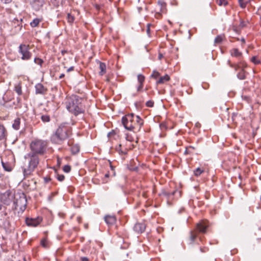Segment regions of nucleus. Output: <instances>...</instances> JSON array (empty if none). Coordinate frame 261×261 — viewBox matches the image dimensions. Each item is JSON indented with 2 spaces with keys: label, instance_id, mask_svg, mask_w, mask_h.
<instances>
[{
  "label": "nucleus",
  "instance_id": "nucleus-58",
  "mask_svg": "<svg viewBox=\"0 0 261 261\" xmlns=\"http://www.w3.org/2000/svg\"><path fill=\"white\" fill-rule=\"evenodd\" d=\"M64 76H65L64 74L62 73V74H61L60 75V76H59V79H62L63 77H64Z\"/></svg>",
  "mask_w": 261,
  "mask_h": 261
},
{
  "label": "nucleus",
  "instance_id": "nucleus-8",
  "mask_svg": "<svg viewBox=\"0 0 261 261\" xmlns=\"http://www.w3.org/2000/svg\"><path fill=\"white\" fill-rule=\"evenodd\" d=\"M204 238V237L200 236L198 232L193 229L189 232V236L187 238V241L189 245H193L197 240L202 242Z\"/></svg>",
  "mask_w": 261,
  "mask_h": 261
},
{
  "label": "nucleus",
  "instance_id": "nucleus-38",
  "mask_svg": "<svg viewBox=\"0 0 261 261\" xmlns=\"http://www.w3.org/2000/svg\"><path fill=\"white\" fill-rule=\"evenodd\" d=\"M160 75V73L156 71H153L152 74L151 75V76L155 79H156L158 78Z\"/></svg>",
  "mask_w": 261,
  "mask_h": 261
},
{
  "label": "nucleus",
  "instance_id": "nucleus-64",
  "mask_svg": "<svg viewBox=\"0 0 261 261\" xmlns=\"http://www.w3.org/2000/svg\"><path fill=\"white\" fill-rule=\"evenodd\" d=\"M260 201H261V195H260Z\"/></svg>",
  "mask_w": 261,
  "mask_h": 261
},
{
  "label": "nucleus",
  "instance_id": "nucleus-21",
  "mask_svg": "<svg viewBox=\"0 0 261 261\" xmlns=\"http://www.w3.org/2000/svg\"><path fill=\"white\" fill-rule=\"evenodd\" d=\"M237 76L240 80H245L246 77V71L245 70V68H242L237 73Z\"/></svg>",
  "mask_w": 261,
  "mask_h": 261
},
{
  "label": "nucleus",
  "instance_id": "nucleus-46",
  "mask_svg": "<svg viewBox=\"0 0 261 261\" xmlns=\"http://www.w3.org/2000/svg\"><path fill=\"white\" fill-rule=\"evenodd\" d=\"M242 97L243 99L246 100L247 102L249 103L251 102V99L250 97L247 96H243Z\"/></svg>",
  "mask_w": 261,
  "mask_h": 261
},
{
  "label": "nucleus",
  "instance_id": "nucleus-1",
  "mask_svg": "<svg viewBox=\"0 0 261 261\" xmlns=\"http://www.w3.org/2000/svg\"><path fill=\"white\" fill-rule=\"evenodd\" d=\"M82 101V99L77 95L68 96L65 100L66 108L75 116L83 114L85 112V108Z\"/></svg>",
  "mask_w": 261,
  "mask_h": 261
},
{
  "label": "nucleus",
  "instance_id": "nucleus-51",
  "mask_svg": "<svg viewBox=\"0 0 261 261\" xmlns=\"http://www.w3.org/2000/svg\"><path fill=\"white\" fill-rule=\"evenodd\" d=\"M240 40L242 42V46H243L246 43L245 39L244 38H242Z\"/></svg>",
  "mask_w": 261,
  "mask_h": 261
},
{
  "label": "nucleus",
  "instance_id": "nucleus-63",
  "mask_svg": "<svg viewBox=\"0 0 261 261\" xmlns=\"http://www.w3.org/2000/svg\"><path fill=\"white\" fill-rule=\"evenodd\" d=\"M163 125H164V124L162 123V124H160V126H163Z\"/></svg>",
  "mask_w": 261,
  "mask_h": 261
},
{
  "label": "nucleus",
  "instance_id": "nucleus-14",
  "mask_svg": "<svg viewBox=\"0 0 261 261\" xmlns=\"http://www.w3.org/2000/svg\"><path fill=\"white\" fill-rule=\"evenodd\" d=\"M229 53L231 57L238 58L239 61L241 59L244 60L242 53L240 51L238 48L231 49L229 50Z\"/></svg>",
  "mask_w": 261,
  "mask_h": 261
},
{
  "label": "nucleus",
  "instance_id": "nucleus-10",
  "mask_svg": "<svg viewBox=\"0 0 261 261\" xmlns=\"http://www.w3.org/2000/svg\"><path fill=\"white\" fill-rule=\"evenodd\" d=\"M227 63L229 67L233 68L236 71L239 69L241 70L242 68H246L247 67V63L242 59L238 61L236 63H232L230 60H228Z\"/></svg>",
  "mask_w": 261,
  "mask_h": 261
},
{
  "label": "nucleus",
  "instance_id": "nucleus-54",
  "mask_svg": "<svg viewBox=\"0 0 261 261\" xmlns=\"http://www.w3.org/2000/svg\"><path fill=\"white\" fill-rule=\"evenodd\" d=\"M50 180V179L49 178L46 177L44 178V180L45 183L48 182Z\"/></svg>",
  "mask_w": 261,
  "mask_h": 261
},
{
  "label": "nucleus",
  "instance_id": "nucleus-2",
  "mask_svg": "<svg viewBox=\"0 0 261 261\" xmlns=\"http://www.w3.org/2000/svg\"><path fill=\"white\" fill-rule=\"evenodd\" d=\"M69 134V128L65 125H61L57 129L56 134L52 136L51 141L56 144H60L63 140L68 138Z\"/></svg>",
  "mask_w": 261,
  "mask_h": 261
},
{
  "label": "nucleus",
  "instance_id": "nucleus-59",
  "mask_svg": "<svg viewBox=\"0 0 261 261\" xmlns=\"http://www.w3.org/2000/svg\"><path fill=\"white\" fill-rule=\"evenodd\" d=\"M2 209V205L0 204V211Z\"/></svg>",
  "mask_w": 261,
  "mask_h": 261
},
{
  "label": "nucleus",
  "instance_id": "nucleus-53",
  "mask_svg": "<svg viewBox=\"0 0 261 261\" xmlns=\"http://www.w3.org/2000/svg\"><path fill=\"white\" fill-rule=\"evenodd\" d=\"M81 259L82 261H89V258L86 257H82Z\"/></svg>",
  "mask_w": 261,
  "mask_h": 261
},
{
  "label": "nucleus",
  "instance_id": "nucleus-42",
  "mask_svg": "<svg viewBox=\"0 0 261 261\" xmlns=\"http://www.w3.org/2000/svg\"><path fill=\"white\" fill-rule=\"evenodd\" d=\"M135 105L137 109H141L143 107V101L135 102Z\"/></svg>",
  "mask_w": 261,
  "mask_h": 261
},
{
  "label": "nucleus",
  "instance_id": "nucleus-34",
  "mask_svg": "<svg viewBox=\"0 0 261 261\" xmlns=\"http://www.w3.org/2000/svg\"><path fill=\"white\" fill-rule=\"evenodd\" d=\"M15 91L19 95H20L22 94L21 88L19 84L15 86Z\"/></svg>",
  "mask_w": 261,
  "mask_h": 261
},
{
  "label": "nucleus",
  "instance_id": "nucleus-40",
  "mask_svg": "<svg viewBox=\"0 0 261 261\" xmlns=\"http://www.w3.org/2000/svg\"><path fill=\"white\" fill-rule=\"evenodd\" d=\"M74 18L70 14L68 13L67 15V20L68 22L71 23L74 21Z\"/></svg>",
  "mask_w": 261,
  "mask_h": 261
},
{
  "label": "nucleus",
  "instance_id": "nucleus-28",
  "mask_svg": "<svg viewBox=\"0 0 261 261\" xmlns=\"http://www.w3.org/2000/svg\"><path fill=\"white\" fill-rule=\"evenodd\" d=\"M5 137V129L3 125H0V140L4 139Z\"/></svg>",
  "mask_w": 261,
  "mask_h": 261
},
{
  "label": "nucleus",
  "instance_id": "nucleus-57",
  "mask_svg": "<svg viewBox=\"0 0 261 261\" xmlns=\"http://www.w3.org/2000/svg\"><path fill=\"white\" fill-rule=\"evenodd\" d=\"M126 139L128 141H130V138L128 134L126 135Z\"/></svg>",
  "mask_w": 261,
  "mask_h": 261
},
{
  "label": "nucleus",
  "instance_id": "nucleus-45",
  "mask_svg": "<svg viewBox=\"0 0 261 261\" xmlns=\"http://www.w3.org/2000/svg\"><path fill=\"white\" fill-rule=\"evenodd\" d=\"M57 178L59 181H62L64 180V179L65 178V176L63 175L57 174Z\"/></svg>",
  "mask_w": 261,
  "mask_h": 261
},
{
  "label": "nucleus",
  "instance_id": "nucleus-22",
  "mask_svg": "<svg viewBox=\"0 0 261 261\" xmlns=\"http://www.w3.org/2000/svg\"><path fill=\"white\" fill-rule=\"evenodd\" d=\"M225 36L224 34H221L216 37L214 40V43L216 44H220L225 38Z\"/></svg>",
  "mask_w": 261,
  "mask_h": 261
},
{
  "label": "nucleus",
  "instance_id": "nucleus-43",
  "mask_svg": "<svg viewBox=\"0 0 261 261\" xmlns=\"http://www.w3.org/2000/svg\"><path fill=\"white\" fill-rule=\"evenodd\" d=\"M63 170L66 173H68L71 170V167L69 165H65L63 167Z\"/></svg>",
  "mask_w": 261,
  "mask_h": 261
},
{
  "label": "nucleus",
  "instance_id": "nucleus-41",
  "mask_svg": "<svg viewBox=\"0 0 261 261\" xmlns=\"http://www.w3.org/2000/svg\"><path fill=\"white\" fill-rule=\"evenodd\" d=\"M42 120L44 122H49L50 120V118L48 115H42L41 116Z\"/></svg>",
  "mask_w": 261,
  "mask_h": 261
},
{
  "label": "nucleus",
  "instance_id": "nucleus-16",
  "mask_svg": "<svg viewBox=\"0 0 261 261\" xmlns=\"http://www.w3.org/2000/svg\"><path fill=\"white\" fill-rule=\"evenodd\" d=\"M176 193H178V197H181V191H178L177 190H175L172 192H169L166 191H163L161 193L160 195L164 196L166 197L167 198L169 199L170 196L174 195Z\"/></svg>",
  "mask_w": 261,
  "mask_h": 261
},
{
  "label": "nucleus",
  "instance_id": "nucleus-19",
  "mask_svg": "<svg viewBox=\"0 0 261 261\" xmlns=\"http://www.w3.org/2000/svg\"><path fill=\"white\" fill-rule=\"evenodd\" d=\"M106 223L109 225L114 224L116 222V218L112 216H107L105 217Z\"/></svg>",
  "mask_w": 261,
  "mask_h": 261
},
{
  "label": "nucleus",
  "instance_id": "nucleus-7",
  "mask_svg": "<svg viewBox=\"0 0 261 261\" xmlns=\"http://www.w3.org/2000/svg\"><path fill=\"white\" fill-rule=\"evenodd\" d=\"M132 131L134 132H138L140 130L142 125L143 124V120L139 116H135L132 113Z\"/></svg>",
  "mask_w": 261,
  "mask_h": 261
},
{
  "label": "nucleus",
  "instance_id": "nucleus-33",
  "mask_svg": "<svg viewBox=\"0 0 261 261\" xmlns=\"http://www.w3.org/2000/svg\"><path fill=\"white\" fill-rule=\"evenodd\" d=\"M71 152L73 154H76L79 152L80 150V148L77 145L73 146L71 148Z\"/></svg>",
  "mask_w": 261,
  "mask_h": 261
},
{
  "label": "nucleus",
  "instance_id": "nucleus-44",
  "mask_svg": "<svg viewBox=\"0 0 261 261\" xmlns=\"http://www.w3.org/2000/svg\"><path fill=\"white\" fill-rule=\"evenodd\" d=\"M200 250L202 253H205L208 251V248L206 246L200 247Z\"/></svg>",
  "mask_w": 261,
  "mask_h": 261
},
{
  "label": "nucleus",
  "instance_id": "nucleus-17",
  "mask_svg": "<svg viewBox=\"0 0 261 261\" xmlns=\"http://www.w3.org/2000/svg\"><path fill=\"white\" fill-rule=\"evenodd\" d=\"M35 89L37 94H43L46 91V89L41 84H37L35 86Z\"/></svg>",
  "mask_w": 261,
  "mask_h": 261
},
{
  "label": "nucleus",
  "instance_id": "nucleus-56",
  "mask_svg": "<svg viewBox=\"0 0 261 261\" xmlns=\"http://www.w3.org/2000/svg\"><path fill=\"white\" fill-rule=\"evenodd\" d=\"M74 69V67L73 66H71L70 67V68H69L67 71V72H69V71H73Z\"/></svg>",
  "mask_w": 261,
  "mask_h": 261
},
{
  "label": "nucleus",
  "instance_id": "nucleus-62",
  "mask_svg": "<svg viewBox=\"0 0 261 261\" xmlns=\"http://www.w3.org/2000/svg\"><path fill=\"white\" fill-rule=\"evenodd\" d=\"M165 60H166V62H168V60H167V59L166 57L165 58Z\"/></svg>",
  "mask_w": 261,
  "mask_h": 261
},
{
  "label": "nucleus",
  "instance_id": "nucleus-48",
  "mask_svg": "<svg viewBox=\"0 0 261 261\" xmlns=\"http://www.w3.org/2000/svg\"><path fill=\"white\" fill-rule=\"evenodd\" d=\"M41 243L42 246H43L44 247H47L46 240H42Z\"/></svg>",
  "mask_w": 261,
  "mask_h": 261
},
{
  "label": "nucleus",
  "instance_id": "nucleus-35",
  "mask_svg": "<svg viewBox=\"0 0 261 261\" xmlns=\"http://www.w3.org/2000/svg\"><path fill=\"white\" fill-rule=\"evenodd\" d=\"M2 165L4 168V169L7 171H11L12 170L11 167L7 163H5L3 162H2Z\"/></svg>",
  "mask_w": 261,
  "mask_h": 261
},
{
  "label": "nucleus",
  "instance_id": "nucleus-36",
  "mask_svg": "<svg viewBox=\"0 0 261 261\" xmlns=\"http://www.w3.org/2000/svg\"><path fill=\"white\" fill-rule=\"evenodd\" d=\"M34 62L36 64L39 65L40 66H41L42 63H43V61L39 58H35L34 59Z\"/></svg>",
  "mask_w": 261,
  "mask_h": 261
},
{
  "label": "nucleus",
  "instance_id": "nucleus-26",
  "mask_svg": "<svg viewBox=\"0 0 261 261\" xmlns=\"http://www.w3.org/2000/svg\"><path fill=\"white\" fill-rule=\"evenodd\" d=\"M204 172V170L203 168H197L194 170V174L195 176H199L201 174Z\"/></svg>",
  "mask_w": 261,
  "mask_h": 261
},
{
  "label": "nucleus",
  "instance_id": "nucleus-5",
  "mask_svg": "<svg viewBox=\"0 0 261 261\" xmlns=\"http://www.w3.org/2000/svg\"><path fill=\"white\" fill-rule=\"evenodd\" d=\"M31 47L29 45L21 44L18 47V53L21 56V59L28 61L31 59L32 54L30 51Z\"/></svg>",
  "mask_w": 261,
  "mask_h": 261
},
{
  "label": "nucleus",
  "instance_id": "nucleus-24",
  "mask_svg": "<svg viewBox=\"0 0 261 261\" xmlns=\"http://www.w3.org/2000/svg\"><path fill=\"white\" fill-rule=\"evenodd\" d=\"M158 3L161 7V12L162 13L166 12V3L163 1H159Z\"/></svg>",
  "mask_w": 261,
  "mask_h": 261
},
{
  "label": "nucleus",
  "instance_id": "nucleus-61",
  "mask_svg": "<svg viewBox=\"0 0 261 261\" xmlns=\"http://www.w3.org/2000/svg\"><path fill=\"white\" fill-rule=\"evenodd\" d=\"M236 39H237V41H239L240 40V39L238 38H237Z\"/></svg>",
  "mask_w": 261,
  "mask_h": 261
},
{
  "label": "nucleus",
  "instance_id": "nucleus-13",
  "mask_svg": "<svg viewBox=\"0 0 261 261\" xmlns=\"http://www.w3.org/2000/svg\"><path fill=\"white\" fill-rule=\"evenodd\" d=\"M146 228V225L144 222H138L135 224L133 227L135 232L138 234L143 232Z\"/></svg>",
  "mask_w": 261,
  "mask_h": 261
},
{
  "label": "nucleus",
  "instance_id": "nucleus-32",
  "mask_svg": "<svg viewBox=\"0 0 261 261\" xmlns=\"http://www.w3.org/2000/svg\"><path fill=\"white\" fill-rule=\"evenodd\" d=\"M247 23H248V21H244L243 20L241 19L239 27L240 29H242L246 27L247 25Z\"/></svg>",
  "mask_w": 261,
  "mask_h": 261
},
{
  "label": "nucleus",
  "instance_id": "nucleus-6",
  "mask_svg": "<svg viewBox=\"0 0 261 261\" xmlns=\"http://www.w3.org/2000/svg\"><path fill=\"white\" fill-rule=\"evenodd\" d=\"M14 193L10 190L0 193V201L6 205H10L14 201Z\"/></svg>",
  "mask_w": 261,
  "mask_h": 261
},
{
  "label": "nucleus",
  "instance_id": "nucleus-23",
  "mask_svg": "<svg viewBox=\"0 0 261 261\" xmlns=\"http://www.w3.org/2000/svg\"><path fill=\"white\" fill-rule=\"evenodd\" d=\"M20 124V119L19 118L15 119L12 125V127L16 130H18L19 128Z\"/></svg>",
  "mask_w": 261,
  "mask_h": 261
},
{
  "label": "nucleus",
  "instance_id": "nucleus-27",
  "mask_svg": "<svg viewBox=\"0 0 261 261\" xmlns=\"http://www.w3.org/2000/svg\"><path fill=\"white\" fill-rule=\"evenodd\" d=\"M195 149V147L192 146H189L186 147V149L185 151V154H191L193 153V151Z\"/></svg>",
  "mask_w": 261,
  "mask_h": 261
},
{
  "label": "nucleus",
  "instance_id": "nucleus-52",
  "mask_svg": "<svg viewBox=\"0 0 261 261\" xmlns=\"http://www.w3.org/2000/svg\"><path fill=\"white\" fill-rule=\"evenodd\" d=\"M163 58V55L162 53H159V56H158V59L159 60H161Z\"/></svg>",
  "mask_w": 261,
  "mask_h": 261
},
{
  "label": "nucleus",
  "instance_id": "nucleus-60",
  "mask_svg": "<svg viewBox=\"0 0 261 261\" xmlns=\"http://www.w3.org/2000/svg\"><path fill=\"white\" fill-rule=\"evenodd\" d=\"M112 134V133H109L108 134V137H109Z\"/></svg>",
  "mask_w": 261,
  "mask_h": 261
},
{
  "label": "nucleus",
  "instance_id": "nucleus-37",
  "mask_svg": "<svg viewBox=\"0 0 261 261\" xmlns=\"http://www.w3.org/2000/svg\"><path fill=\"white\" fill-rule=\"evenodd\" d=\"M240 6L242 8H245L246 7L247 2H245L244 0H238Z\"/></svg>",
  "mask_w": 261,
  "mask_h": 261
},
{
  "label": "nucleus",
  "instance_id": "nucleus-49",
  "mask_svg": "<svg viewBox=\"0 0 261 261\" xmlns=\"http://www.w3.org/2000/svg\"><path fill=\"white\" fill-rule=\"evenodd\" d=\"M256 14L259 16L260 19H261V7H260L258 9V10L256 12Z\"/></svg>",
  "mask_w": 261,
  "mask_h": 261
},
{
  "label": "nucleus",
  "instance_id": "nucleus-31",
  "mask_svg": "<svg viewBox=\"0 0 261 261\" xmlns=\"http://www.w3.org/2000/svg\"><path fill=\"white\" fill-rule=\"evenodd\" d=\"M251 61L255 65H258L260 63V60L256 56L252 57L251 59Z\"/></svg>",
  "mask_w": 261,
  "mask_h": 261
},
{
  "label": "nucleus",
  "instance_id": "nucleus-9",
  "mask_svg": "<svg viewBox=\"0 0 261 261\" xmlns=\"http://www.w3.org/2000/svg\"><path fill=\"white\" fill-rule=\"evenodd\" d=\"M210 226V223L207 220H202L197 223L194 229L199 234H204L207 232V229Z\"/></svg>",
  "mask_w": 261,
  "mask_h": 261
},
{
  "label": "nucleus",
  "instance_id": "nucleus-3",
  "mask_svg": "<svg viewBox=\"0 0 261 261\" xmlns=\"http://www.w3.org/2000/svg\"><path fill=\"white\" fill-rule=\"evenodd\" d=\"M25 159H29L28 166L23 169L24 176L30 175L37 167L39 163V156L35 154L28 153L25 156Z\"/></svg>",
  "mask_w": 261,
  "mask_h": 261
},
{
  "label": "nucleus",
  "instance_id": "nucleus-15",
  "mask_svg": "<svg viewBox=\"0 0 261 261\" xmlns=\"http://www.w3.org/2000/svg\"><path fill=\"white\" fill-rule=\"evenodd\" d=\"M134 155L136 156V160L137 161V163L134 162V165L132 164V172H136L137 173H142V170L143 169V167L140 165V162L137 158V154H134Z\"/></svg>",
  "mask_w": 261,
  "mask_h": 261
},
{
  "label": "nucleus",
  "instance_id": "nucleus-25",
  "mask_svg": "<svg viewBox=\"0 0 261 261\" xmlns=\"http://www.w3.org/2000/svg\"><path fill=\"white\" fill-rule=\"evenodd\" d=\"M99 69L100 70L99 74L101 75H103L106 72V65L105 63L100 62Z\"/></svg>",
  "mask_w": 261,
  "mask_h": 261
},
{
  "label": "nucleus",
  "instance_id": "nucleus-18",
  "mask_svg": "<svg viewBox=\"0 0 261 261\" xmlns=\"http://www.w3.org/2000/svg\"><path fill=\"white\" fill-rule=\"evenodd\" d=\"M129 115H125L122 118V123L125 128L127 130H130V125H128L129 121L127 119V117H129Z\"/></svg>",
  "mask_w": 261,
  "mask_h": 261
},
{
  "label": "nucleus",
  "instance_id": "nucleus-50",
  "mask_svg": "<svg viewBox=\"0 0 261 261\" xmlns=\"http://www.w3.org/2000/svg\"><path fill=\"white\" fill-rule=\"evenodd\" d=\"M233 30L238 34L240 33V30H239L237 27H233Z\"/></svg>",
  "mask_w": 261,
  "mask_h": 261
},
{
  "label": "nucleus",
  "instance_id": "nucleus-29",
  "mask_svg": "<svg viewBox=\"0 0 261 261\" xmlns=\"http://www.w3.org/2000/svg\"><path fill=\"white\" fill-rule=\"evenodd\" d=\"M216 2L219 6H226L228 5V2L226 0H216Z\"/></svg>",
  "mask_w": 261,
  "mask_h": 261
},
{
  "label": "nucleus",
  "instance_id": "nucleus-12",
  "mask_svg": "<svg viewBox=\"0 0 261 261\" xmlns=\"http://www.w3.org/2000/svg\"><path fill=\"white\" fill-rule=\"evenodd\" d=\"M145 79V77L143 74H139L137 75V80L138 82V85L137 86V92H140L143 91Z\"/></svg>",
  "mask_w": 261,
  "mask_h": 261
},
{
  "label": "nucleus",
  "instance_id": "nucleus-30",
  "mask_svg": "<svg viewBox=\"0 0 261 261\" xmlns=\"http://www.w3.org/2000/svg\"><path fill=\"white\" fill-rule=\"evenodd\" d=\"M40 21V19L38 18H35L32 22H30V25L32 27H36L39 24Z\"/></svg>",
  "mask_w": 261,
  "mask_h": 261
},
{
  "label": "nucleus",
  "instance_id": "nucleus-20",
  "mask_svg": "<svg viewBox=\"0 0 261 261\" xmlns=\"http://www.w3.org/2000/svg\"><path fill=\"white\" fill-rule=\"evenodd\" d=\"M170 77L169 75L165 74V75L160 77L158 81H156V84H162L166 82L169 81Z\"/></svg>",
  "mask_w": 261,
  "mask_h": 261
},
{
  "label": "nucleus",
  "instance_id": "nucleus-4",
  "mask_svg": "<svg viewBox=\"0 0 261 261\" xmlns=\"http://www.w3.org/2000/svg\"><path fill=\"white\" fill-rule=\"evenodd\" d=\"M47 143L41 140H35L33 141L30 144L31 154L42 155L46 151Z\"/></svg>",
  "mask_w": 261,
  "mask_h": 261
},
{
  "label": "nucleus",
  "instance_id": "nucleus-55",
  "mask_svg": "<svg viewBox=\"0 0 261 261\" xmlns=\"http://www.w3.org/2000/svg\"><path fill=\"white\" fill-rule=\"evenodd\" d=\"M2 1L5 4H8L11 2V0H2Z\"/></svg>",
  "mask_w": 261,
  "mask_h": 261
},
{
  "label": "nucleus",
  "instance_id": "nucleus-47",
  "mask_svg": "<svg viewBox=\"0 0 261 261\" xmlns=\"http://www.w3.org/2000/svg\"><path fill=\"white\" fill-rule=\"evenodd\" d=\"M151 25L150 24L148 23L147 24V30H146V32H147V34L149 36L150 35V26Z\"/></svg>",
  "mask_w": 261,
  "mask_h": 261
},
{
  "label": "nucleus",
  "instance_id": "nucleus-39",
  "mask_svg": "<svg viewBox=\"0 0 261 261\" xmlns=\"http://www.w3.org/2000/svg\"><path fill=\"white\" fill-rule=\"evenodd\" d=\"M145 105L147 107L152 108L154 106V101L152 100H149L146 102Z\"/></svg>",
  "mask_w": 261,
  "mask_h": 261
},
{
  "label": "nucleus",
  "instance_id": "nucleus-11",
  "mask_svg": "<svg viewBox=\"0 0 261 261\" xmlns=\"http://www.w3.org/2000/svg\"><path fill=\"white\" fill-rule=\"evenodd\" d=\"M42 221V219L40 217H37L36 218H27L25 219V222L27 225L30 226L36 227Z\"/></svg>",
  "mask_w": 261,
  "mask_h": 261
}]
</instances>
